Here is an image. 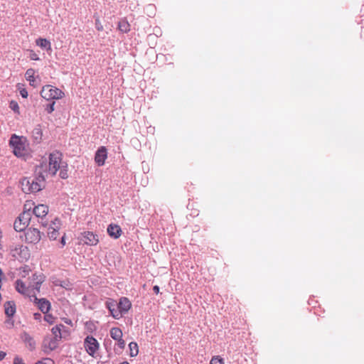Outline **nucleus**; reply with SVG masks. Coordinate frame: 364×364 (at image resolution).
I'll return each instance as SVG.
<instances>
[{"label":"nucleus","instance_id":"1","mask_svg":"<svg viewBox=\"0 0 364 364\" xmlns=\"http://www.w3.org/2000/svg\"><path fill=\"white\" fill-rule=\"evenodd\" d=\"M63 166H65V161H63L62 154L58 151H54L49 154L48 162L41 163L37 169L42 171L46 177L54 176Z\"/></svg>","mask_w":364,"mask_h":364},{"label":"nucleus","instance_id":"2","mask_svg":"<svg viewBox=\"0 0 364 364\" xmlns=\"http://www.w3.org/2000/svg\"><path fill=\"white\" fill-rule=\"evenodd\" d=\"M32 280L35 285L31 284L26 285L21 279H17L15 283L16 290L18 293L30 297L31 300H32V297H35V294L40 291L41 286L45 281V276L43 274L35 273L32 275Z\"/></svg>","mask_w":364,"mask_h":364},{"label":"nucleus","instance_id":"3","mask_svg":"<svg viewBox=\"0 0 364 364\" xmlns=\"http://www.w3.org/2000/svg\"><path fill=\"white\" fill-rule=\"evenodd\" d=\"M38 176L31 178H24L21 181L22 191L25 193H36L40 191L45 187L46 176L42 171H39L36 168Z\"/></svg>","mask_w":364,"mask_h":364},{"label":"nucleus","instance_id":"4","mask_svg":"<svg viewBox=\"0 0 364 364\" xmlns=\"http://www.w3.org/2000/svg\"><path fill=\"white\" fill-rule=\"evenodd\" d=\"M106 306L109 309L111 315L116 319L120 318L123 314H127L132 307V303L127 297H122L119 299L117 304V309L114 307L116 302L114 301H107Z\"/></svg>","mask_w":364,"mask_h":364},{"label":"nucleus","instance_id":"5","mask_svg":"<svg viewBox=\"0 0 364 364\" xmlns=\"http://www.w3.org/2000/svg\"><path fill=\"white\" fill-rule=\"evenodd\" d=\"M33 205V203L31 201H26L25 203L23 213L16 219L14 223V228L16 231L21 232L29 225L31 219V210Z\"/></svg>","mask_w":364,"mask_h":364},{"label":"nucleus","instance_id":"6","mask_svg":"<svg viewBox=\"0 0 364 364\" xmlns=\"http://www.w3.org/2000/svg\"><path fill=\"white\" fill-rule=\"evenodd\" d=\"M9 145L13 149V153L18 157L23 156L26 154L27 140L26 137L12 134L9 140Z\"/></svg>","mask_w":364,"mask_h":364},{"label":"nucleus","instance_id":"7","mask_svg":"<svg viewBox=\"0 0 364 364\" xmlns=\"http://www.w3.org/2000/svg\"><path fill=\"white\" fill-rule=\"evenodd\" d=\"M40 94L46 100H60L65 97V93L63 90L51 85L43 86Z\"/></svg>","mask_w":364,"mask_h":364},{"label":"nucleus","instance_id":"8","mask_svg":"<svg viewBox=\"0 0 364 364\" xmlns=\"http://www.w3.org/2000/svg\"><path fill=\"white\" fill-rule=\"evenodd\" d=\"M84 348L90 356L96 358V354L100 348V344L96 338L92 336H88L84 340Z\"/></svg>","mask_w":364,"mask_h":364},{"label":"nucleus","instance_id":"9","mask_svg":"<svg viewBox=\"0 0 364 364\" xmlns=\"http://www.w3.org/2000/svg\"><path fill=\"white\" fill-rule=\"evenodd\" d=\"M61 225V221L58 218H55L50 224L48 223L47 235L50 240H55L59 237Z\"/></svg>","mask_w":364,"mask_h":364},{"label":"nucleus","instance_id":"10","mask_svg":"<svg viewBox=\"0 0 364 364\" xmlns=\"http://www.w3.org/2000/svg\"><path fill=\"white\" fill-rule=\"evenodd\" d=\"M79 239L84 245L90 246H95L100 241L98 235L91 231H85L82 232Z\"/></svg>","mask_w":364,"mask_h":364},{"label":"nucleus","instance_id":"11","mask_svg":"<svg viewBox=\"0 0 364 364\" xmlns=\"http://www.w3.org/2000/svg\"><path fill=\"white\" fill-rule=\"evenodd\" d=\"M33 209V213L36 215V218H39V223L41 224L43 227H47L48 223H46L44 218L48 213V206L44 204H39L35 206Z\"/></svg>","mask_w":364,"mask_h":364},{"label":"nucleus","instance_id":"12","mask_svg":"<svg viewBox=\"0 0 364 364\" xmlns=\"http://www.w3.org/2000/svg\"><path fill=\"white\" fill-rule=\"evenodd\" d=\"M11 252L12 256L18 259L27 260L30 257L28 248L23 245H16Z\"/></svg>","mask_w":364,"mask_h":364},{"label":"nucleus","instance_id":"13","mask_svg":"<svg viewBox=\"0 0 364 364\" xmlns=\"http://www.w3.org/2000/svg\"><path fill=\"white\" fill-rule=\"evenodd\" d=\"M41 232L37 228H28L25 232V240L27 243L37 244L41 240Z\"/></svg>","mask_w":364,"mask_h":364},{"label":"nucleus","instance_id":"14","mask_svg":"<svg viewBox=\"0 0 364 364\" xmlns=\"http://www.w3.org/2000/svg\"><path fill=\"white\" fill-rule=\"evenodd\" d=\"M107 158V150L105 146H100L96 151L95 155V161L99 166H102L105 164Z\"/></svg>","mask_w":364,"mask_h":364},{"label":"nucleus","instance_id":"15","mask_svg":"<svg viewBox=\"0 0 364 364\" xmlns=\"http://www.w3.org/2000/svg\"><path fill=\"white\" fill-rule=\"evenodd\" d=\"M26 80L29 82V85L33 87H36L38 85L37 79L39 77L36 76V70L33 68L28 69L25 73Z\"/></svg>","mask_w":364,"mask_h":364},{"label":"nucleus","instance_id":"16","mask_svg":"<svg viewBox=\"0 0 364 364\" xmlns=\"http://www.w3.org/2000/svg\"><path fill=\"white\" fill-rule=\"evenodd\" d=\"M33 301L38 305L39 309L44 314L47 313L50 308V302L46 299H38L36 296V294H35V297H32Z\"/></svg>","mask_w":364,"mask_h":364},{"label":"nucleus","instance_id":"17","mask_svg":"<svg viewBox=\"0 0 364 364\" xmlns=\"http://www.w3.org/2000/svg\"><path fill=\"white\" fill-rule=\"evenodd\" d=\"M107 231L108 235L114 239H118L122 234L121 228L116 224L109 225Z\"/></svg>","mask_w":364,"mask_h":364},{"label":"nucleus","instance_id":"18","mask_svg":"<svg viewBox=\"0 0 364 364\" xmlns=\"http://www.w3.org/2000/svg\"><path fill=\"white\" fill-rule=\"evenodd\" d=\"M5 314L7 316L11 317L16 313V304L14 301H6L4 304Z\"/></svg>","mask_w":364,"mask_h":364},{"label":"nucleus","instance_id":"19","mask_svg":"<svg viewBox=\"0 0 364 364\" xmlns=\"http://www.w3.org/2000/svg\"><path fill=\"white\" fill-rule=\"evenodd\" d=\"M58 341L55 338H46L43 341V347L49 350H55L58 347Z\"/></svg>","mask_w":364,"mask_h":364},{"label":"nucleus","instance_id":"20","mask_svg":"<svg viewBox=\"0 0 364 364\" xmlns=\"http://www.w3.org/2000/svg\"><path fill=\"white\" fill-rule=\"evenodd\" d=\"M36 44L40 48L46 49L48 51L51 50L50 42L46 38H38L36 40Z\"/></svg>","mask_w":364,"mask_h":364},{"label":"nucleus","instance_id":"21","mask_svg":"<svg viewBox=\"0 0 364 364\" xmlns=\"http://www.w3.org/2000/svg\"><path fill=\"white\" fill-rule=\"evenodd\" d=\"M63 327L64 326L63 324H59L52 328L51 331L53 335V338L60 341L62 338L61 331Z\"/></svg>","mask_w":364,"mask_h":364},{"label":"nucleus","instance_id":"22","mask_svg":"<svg viewBox=\"0 0 364 364\" xmlns=\"http://www.w3.org/2000/svg\"><path fill=\"white\" fill-rule=\"evenodd\" d=\"M110 336L114 340H120V338H122L123 333L122 331L117 327H113L110 329Z\"/></svg>","mask_w":364,"mask_h":364},{"label":"nucleus","instance_id":"23","mask_svg":"<svg viewBox=\"0 0 364 364\" xmlns=\"http://www.w3.org/2000/svg\"><path fill=\"white\" fill-rule=\"evenodd\" d=\"M129 350H130V355L132 357L136 356L139 353V348H138L137 343L136 342H131L129 344Z\"/></svg>","mask_w":364,"mask_h":364},{"label":"nucleus","instance_id":"24","mask_svg":"<svg viewBox=\"0 0 364 364\" xmlns=\"http://www.w3.org/2000/svg\"><path fill=\"white\" fill-rule=\"evenodd\" d=\"M23 341L28 344L31 350H33L35 348L36 343L33 338L28 333H24Z\"/></svg>","mask_w":364,"mask_h":364},{"label":"nucleus","instance_id":"25","mask_svg":"<svg viewBox=\"0 0 364 364\" xmlns=\"http://www.w3.org/2000/svg\"><path fill=\"white\" fill-rule=\"evenodd\" d=\"M16 87H17L18 90L19 91V93L22 97H23V98L28 97V94L27 90L26 89L25 85L23 84L18 83L16 85Z\"/></svg>","mask_w":364,"mask_h":364},{"label":"nucleus","instance_id":"26","mask_svg":"<svg viewBox=\"0 0 364 364\" xmlns=\"http://www.w3.org/2000/svg\"><path fill=\"white\" fill-rule=\"evenodd\" d=\"M118 28L124 33H127L129 31V24L125 21H119L118 23Z\"/></svg>","mask_w":364,"mask_h":364},{"label":"nucleus","instance_id":"27","mask_svg":"<svg viewBox=\"0 0 364 364\" xmlns=\"http://www.w3.org/2000/svg\"><path fill=\"white\" fill-rule=\"evenodd\" d=\"M60 171L59 176L63 179H66L68 178V164L66 162H65V166H62L58 170Z\"/></svg>","mask_w":364,"mask_h":364},{"label":"nucleus","instance_id":"28","mask_svg":"<svg viewBox=\"0 0 364 364\" xmlns=\"http://www.w3.org/2000/svg\"><path fill=\"white\" fill-rule=\"evenodd\" d=\"M9 108L11 110H13L16 114H20V108L16 101L11 100L9 103Z\"/></svg>","mask_w":364,"mask_h":364},{"label":"nucleus","instance_id":"29","mask_svg":"<svg viewBox=\"0 0 364 364\" xmlns=\"http://www.w3.org/2000/svg\"><path fill=\"white\" fill-rule=\"evenodd\" d=\"M210 364H225V363L224 360L219 355H215L211 358Z\"/></svg>","mask_w":364,"mask_h":364},{"label":"nucleus","instance_id":"30","mask_svg":"<svg viewBox=\"0 0 364 364\" xmlns=\"http://www.w3.org/2000/svg\"><path fill=\"white\" fill-rule=\"evenodd\" d=\"M117 347L118 348H114V350L115 351H119V353L121 352L122 350H123L125 347V341L122 339V338H120V340H117Z\"/></svg>","mask_w":364,"mask_h":364},{"label":"nucleus","instance_id":"31","mask_svg":"<svg viewBox=\"0 0 364 364\" xmlns=\"http://www.w3.org/2000/svg\"><path fill=\"white\" fill-rule=\"evenodd\" d=\"M28 51L29 53V58L31 60H40L38 55L33 50H28Z\"/></svg>","mask_w":364,"mask_h":364},{"label":"nucleus","instance_id":"32","mask_svg":"<svg viewBox=\"0 0 364 364\" xmlns=\"http://www.w3.org/2000/svg\"><path fill=\"white\" fill-rule=\"evenodd\" d=\"M55 102L53 101L51 103L46 105L45 109L48 114H51L55 110Z\"/></svg>","mask_w":364,"mask_h":364},{"label":"nucleus","instance_id":"33","mask_svg":"<svg viewBox=\"0 0 364 364\" xmlns=\"http://www.w3.org/2000/svg\"><path fill=\"white\" fill-rule=\"evenodd\" d=\"M44 320L50 324H53L55 321V318L51 314H46L44 316Z\"/></svg>","mask_w":364,"mask_h":364},{"label":"nucleus","instance_id":"34","mask_svg":"<svg viewBox=\"0 0 364 364\" xmlns=\"http://www.w3.org/2000/svg\"><path fill=\"white\" fill-rule=\"evenodd\" d=\"M95 28L99 31H102L104 29L103 26L99 18L95 20Z\"/></svg>","mask_w":364,"mask_h":364},{"label":"nucleus","instance_id":"35","mask_svg":"<svg viewBox=\"0 0 364 364\" xmlns=\"http://www.w3.org/2000/svg\"><path fill=\"white\" fill-rule=\"evenodd\" d=\"M33 134L36 135V139H41V136H42V131L40 128H36L34 129L33 132Z\"/></svg>","mask_w":364,"mask_h":364},{"label":"nucleus","instance_id":"36","mask_svg":"<svg viewBox=\"0 0 364 364\" xmlns=\"http://www.w3.org/2000/svg\"><path fill=\"white\" fill-rule=\"evenodd\" d=\"M52 363V360L49 358H45L42 360H40V361H38L35 364H51Z\"/></svg>","mask_w":364,"mask_h":364},{"label":"nucleus","instance_id":"37","mask_svg":"<svg viewBox=\"0 0 364 364\" xmlns=\"http://www.w3.org/2000/svg\"><path fill=\"white\" fill-rule=\"evenodd\" d=\"M14 364H25L23 359L18 356H16L14 359Z\"/></svg>","mask_w":364,"mask_h":364},{"label":"nucleus","instance_id":"38","mask_svg":"<svg viewBox=\"0 0 364 364\" xmlns=\"http://www.w3.org/2000/svg\"><path fill=\"white\" fill-rule=\"evenodd\" d=\"M60 242L62 244V246H65V234H64L62 237H61V240H60Z\"/></svg>","mask_w":364,"mask_h":364},{"label":"nucleus","instance_id":"39","mask_svg":"<svg viewBox=\"0 0 364 364\" xmlns=\"http://www.w3.org/2000/svg\"><path fill=\"white\" fill-rule=\"evenodd\" d=\"M33 317L36 320H38L41 318V314L39 313H36L33 314Z\"/></svg>","mask_w":364,"mask_h":364},{"label":"nucleus","instance_id":"40","mask_svg":"<svg viewBox=\"0 0 364 364\" xmlns=\"http://www.w3.org/2000/svg\"><path fill=\"white\" fill-rule=\"evenodd\" d=\"M153 291H154L155 294H158L159 293V287L158 286H154L153 287Z\"/></svg>","mask_w":364,"mask_h":364},{"label":"nucleus","instance_id":"41","mask_svg":"<svg viewBox=\"0 0 364 364\" xmlns=\"http://www.w3.org/2000/svg\"><path fill=\"white\" fill-rule=\"evenodd\" d=\"M6 353L4 352V351H0V361L2 360L5 356H6Z\"/></svg>","mask_w":364,"mask_h":364},{"label":"nucleus","instance_id":"42","mask_svg":"<svg viewBox=\"0 0 364 364\" xmlns=\"http://www.w3.org/2000/svg\"><path fill=\"white\" fill-rule=\"evenodd\" d=\"M4 276V272L2 269L0 268V284H1V278Z\"/></svg>","mask_w":364,"mask_h":364},{"label":"nucleus","instance_id":"43","mask_svg":"<svg viewBox=\"0 0 364 364\" xmlns=\"http://www.w3.org/2000/svg\"><path fill=\"white\" fill-rule=\"evenodd\" d=\"M28 284H31V285H35V283L32 280V277L31 278H29Z\"/></svg>","mask_w":364,"mask_h":364},{"label":"nucleus","instance_id":"44","mask_svg":"<svg viewBox=\"0 0 364 364\" xmlns=\"http://www.w3.org/2000/svg\"><path fill=\"white\" fill-rule=\"evenodd\" d=\"M120 364H129V363L128 362L124 361V362L121 363Z\"/></svg>","mask_w":364,"mask_h":364}]
</instances>
